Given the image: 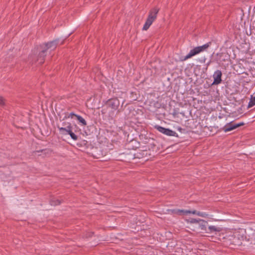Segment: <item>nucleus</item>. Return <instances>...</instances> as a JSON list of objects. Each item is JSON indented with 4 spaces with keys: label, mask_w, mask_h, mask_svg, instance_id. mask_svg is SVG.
<instances>
[{
    "label": "nucleus",
    "mask_w": 255,
    "mask_h": 255,
    "mask_svg": "<svg viewBox=\"0 0 255 255\" xmlns=\"http://www.w3.org/2000/svg\"><path fill=\"white\" fill-rule=\"evenodd\" d=\"M255 105V96H252L248 108H250Z\"/></svg>",
    "instance_id": "obj_12"
},
{
    "label": "nucleus",
    "mask_w": 255,
    "mask_h": 255,
    "mask_svg": "<svg viewBox=\"0 0 255 255\" xmlns=\"http://www.w3.org/2000/svg\"><path fill=\"white\" fill-rule=\"evenodd\" d=\"M211 42H208L202 46L196 47L189 52V53L185 56L181 60L185 61L187 59L191 58L192 56L199 54V53L205 50L210 45Z\"/></svg>",
    "instance_id": "obj_4"
},
{
    "label": "nucleus",
    "mask_w": 255,
    "mask_h": 255,
    "mask_svg": "<svg viewBox=\"0 0 255 255\" xmlns=\"http://www.w3.org/2000/svg\"><path fill=\"white\" fill-rule=\"evenodd\" d=\"M209 229L211 232H220L221 230L220 228L217 227L215 226H209Z\"/></svg>",
    "instance_id": "obj_15"
},
{
    "label": "nucleus",
    "mask_w": 255,
    "mask_h": 255,
    "mask_svg": "<svg viewBox=\"0 0 255 255\" xmlns=\"http://www.w3.org/2000/svg\"><path fill=\"white\" fill-rule=\"evenodd\" d=\"M199 220H196L195 219H192L190 220V222L191 223H195L197 224V221H198Z\"/></svg>",
    "instance_id": "obj_19"
},
{
    "label": "nucleus",
    "mask_w": 255,
    "mask_h": 255,
    "mask_svg": "<svg viewBox=\"0 0 255 255\" xmlns=\"http://www.w3.org/2000/svg\"><path fill=\"white\" fill-rule=\"evenodd\" d=\"M77 116H78L77 115L74 114V113H71L70 114H66V116H65V117L64 118V120L68 119V118H72V119L74 117L77 118Z\"/></svg>",
    "instance_id": "obj_16"
},
{
    "label": "nucleus",
    "mask_w": 255,
    "mask_h": 255,
    "mask_svg": "<svg viewBox=\"0 0 255 255\" xmlns=\"http://www.w3.org/2000/svg\"><path fill=\"white\" fill-rule=\"evenodd\" d=\"M173 115L174 116H175V115H176V113H173Z\"/></svg>",
    "instance_id": "obj_21"
},
{
    "label": "nucleus",
    "mask_w": 255,
    "mask_h": 255,
    "mask_svg": "<svg viewBox=\"0 0 255 255\" xmlns=\"http://www.w3.org/2000/svg\"><path fill=\"white\" fill-rule=\"evenodd\" d=\"M43 151H46L45 152V154L46 153H47V154H50L51 153V152H52V151L51 150H50V149H43V150H40L41 152H42Z\"/></svg>",
    "instance_id": "obj_18"
},
{
    "label": "nucleus",
    "mask_w": 255,
    "mask_h": 255,
    "mask_svg": "<svg viewBox=\"0 0 255 255\" xmlns=\"http://www.w3.org/2000/svg\"><path fill=\"white\" fill-rule=\"evenodd\" d=\"M40 51L39 52L36 58L34 60V63H37L39 65L42 64L45 61V57L46 55V50L44 49H41L40 47Z\"/></svg>",
    "instance_id": "obj_8"
},
{
    "label": "nucleus",
    "mask_w": 255,
    "mask_h": 255,
    "mask_svg": "<svg viewBox=\"0 0 255 255\" xmlns=\"http://www.w3.org/2000/svg\"><path fill=\"white\" fill-rule=\"evenodd\" d=\"M103 111H104V110H103L102 111V113L103 114L105 113Z\"/></svg>",
    "instance_id": "obj_22"
},
{
    "label": "nucleus",
    "mask_w": 255,
    "mask_h": 255,
    "mask_svg": "<svg viewBox=\"0 0 255 255\" xmlns=\"http://www.w3.org/2000/svg\"><path fill=\"white\" fill-rule=\"evenodd\" d=\"M62 125L65 127H60L58 126L60 133L63 135L69 134L74 140L78 139V136L75 134L78 130V127L76 125L72 126L71 123L63 122Z\"/></svg>",
    "instance_id": "obj_1"
},
{
    "label": "nucleus",
    "mask_w": 255,
    "mask_h": 255,
    "mask_svg": "<svg viewBox=\"0 0 255 255\" xmlns=\"http://www.w3.org/2000/svg\"><path fill=\"white\" fill-rule=\"evenodd\" d=\"M76 118L79 123L81 124L82 126H85L87 125L86 121L81 116L78 115Z\"/></svg>",
    "instance_id": "obj_14"
},
{
    "label": "nucleus",
    "mask_w": 255,
    "mask_h": 255,
    "mask_svg": "<svg viewBox=\"0 0 255 255\" xmlns=\"http://www.w3.org/2000/svg\"><path fill=\"white\" fill-rule=\"evenodd\" d=\"M5 104V99L2 97L0 96V105L1 106H3Z\"/></svg>",
    "instance_id": "obj_17"
},
{
    "label": "nucleus",
    "mask_w": 255,
    "mask_h": 255,
    "mask_svg": "<svg viewBox=\"0 0 255 255\" xmlns=\"http://www.w3.org/2000/svg\"><path fill=\"white\" fill-rule=\"evenodd\" d=\"M244 125H245V124L243 122L240 123L238 124H236V123L232 122H230V123H228L227 125H226L223 128V130L225 132H228V131H231L232 130H233L234 129H236V128H237L238 127L244 126Z\"/></svg>",
    "instance_id": "obj_7"
},
{
    "label": "nucleus",
    "mask_w": 255,
    "mask_h": 255,
    "mask_svg": "<svg viewBox=\"0 0 255 255\" xmlns=\"http://www.w3.org/2000/svg\"><path fill=\"white\" fill-rule=\"evenodd\" d=\"M159 10V8L157 7H154L150 9L148 15V17L142 28L143 30H147L149 28L150 26L152 24V22L156 18L157 14L158 13Z\"/></svg>",
    "instance_id": "obj_3"
},
{
    "label": "nucleus",
    "mask_w": 255,
    "mask_h": 255,
    "mask_svg": "<svg viewBox=\"0 0 255 255\" xmlns=\"http://www.w3.org/2000/svg\"><path fill=\"white\" fill-rule=\"evenodd\" d=\"M197 224L199 226V228L201 230H205L206 226L207 224V222H206L204 220L199 219L198 221H197Z\"/></svg>",
    "instance_id": "obj_11"
},
{
    "label": "nucleus",
    "mask_w": 255,
    "mask_h": 255,
    "mask_svg": "<svg viewBox=\"0 0 255 255\" xmlns=\"http://www.w3.org/2000/svg\"><path fill=\"white\" fill-rule=\"evenodd\" d=\"M58 40L56 39L47 43H43L39 46L41 49H44L46 50L47 52L49 49L51 50H54L58 45Z\"/></svg>",
    "instance_id": "obj_6"
},
{
    "label": "nucleus",
    "mask_w": 255,
    "mask_h": 255,
    "mask_svg": "<svg viewBox=\"0 0 255 255\" xmlns=\"http://www.w3.org/2000/svg\"><path fill=\"white\" fill-rule=\"evenodd\" d=\"M222 73L220 70H217L214 72L213 74L214 82L213 85H218L222 82Z\"/></svg>",
    "instance_id": "obj_10"
},
{
    "label": "nucleus",
    "mask_w": 255,
    "mask_h": 255,
    "mask_svg": "<svg viewBox=\"0 0 255 255\" xmlns=\"http://www.w3.org/2000/svg\"><path fill=\"white\" fill-rule=\"evenodd\" d=\"M154 128L158 131L168 136L178 137L177 133L169 128H166L158 125H155Z\"/></svg>",
    "instance_id": "obj_5"
},
{
    "label": "nucleus",
    "mask_w": 255,
    "mask_h": 255,
    "mask_svg": "<svg viewBox=\"0 0 255 255\" xmlns=\"http://www.w3.org/2000/svg\"><path fill=\"white\" fill-rule=\"evenodd\" d=\"M60 200L53 198L50 200V205L53 206H58L60 205Z\"/></svg>",
    "instance_id": "obj_13"
},
{
    "label": "nucleus",
    "mask_w": 255,
    "mask_h": 255,
    "mask_svg": "<svg viewBox=\"0 0 255 255\" xmlns=\"http://www.w3.org/2000/svg\"><path fill=\"white\" fill-rule=\"evenodd\" d=\"M178 130L179 131H180V132H182V131L183 130V128H181V127H178Z\"/></svg>",
    "instance_id": "obj_20"
},
{
    "label": "nucleus",
    "mask_w": 255,
    "mask_h": 255,
    "mask_svg": "<svg viewBox=\"0 0 255 255\" xmlns=\"http://www.w3.org/2000/svg\"><path fill=\"white\" fill-rule=\"evenodd\" d=\"M120 101L117 98L109 99L106 102V105H107L108 107L113 110V111L109 113V117L111 119H113L116 116L114 112L115 111L117 110V114L120 113V110L118 109L120 106Z\"/></svg>",
    "instance_id": "obj_2"
},
{
    "label": "nucleus",
    "mask_w": 255,
    "mask_h": 255,
    "mask_svg": "<svg viewBox=\"0 0 255 255\" xmlns=\"http://www.w3.org/2000/svg\"><path fill=\"white\" fill-rule=\"evenodd\" d=\"M176 212L180 215H187L190 214H192L194 215H197L198 216H202V217H205L207 215L205 213L197 212L195 210L190 211V210H178Z\"/></svg>",
    "instance_id": "obj_9"
}]
</instances>
